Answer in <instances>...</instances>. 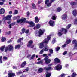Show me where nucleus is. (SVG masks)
I'll list each match as a JSON object with an SVG mask.
<instances>
[{
  "label": "nucleus",
  "mask_w": 77,
  "mask_h": 77,
  "mask_svg": "<svg viewBox=\"0 0 77 77\" xmlns=\"http://www.w3.org/2000/svg\"><path fill=\"white\" fill-rule=\"evenodd\" d=\"M50 38H51V35H49L47 37L48 39H45L43 41V42H42L40 43V45L39 46V48H43L44 47V43H46L47 44L48 42V41L50 40Z\"/></svg>",
  "instance_id": "f257e3e1"
},
{
  "label": "nucleus",
  "mask_w": 77,
  "mask_h": 77,
  "mask_svg": "<svg viewBox=\"0 0 77 77\" xmlns=\"http://www.w3.org/2000/svg\"><path fill=\"white\" fill-rule=\"evenodd\" d=\"M68 32V31L66 29H65L64 28H62L60 30L58 31V36H62L63 34V33L64 34H66Z\"/></svg>",
  "instance_id": "f03ea898"
},
{
  "label": "nucleus",
  "mask_w": 77,
  "mask_h": 77,
  "mask_svg": "<svg viewBox=\"0 0 77 77\" xmlns=\"http://www.w3.org/2000/svg\"><path fill=\"white\" fill-rule=\"evenodd\" d=\"M26 18H22L21 19L18 20H17V23H29L28 21H26Z\"/></svg>",
  "instance_id": "7ed1b4c3"
},
{
  "label": "nucleus",
  "mask_w": 77,
  "mask_h": 77,
  "mask_svg": "<svg viewBox=\"0 0 77 77\" xmlns=\"http://www.w3.org/2000/svg\"><path fill=\"white\" fill-rule=\"evenodd\" d=\"M45 32V30H42L41 29H40L39 31V35H38V34L36 32L35 33V35L37 36H38L39 37L41 36V35H42L43 34H44V33Z\"/></svg>",
  "instance_id": "20e7f679"
},
{
  "label": "nucleus",
  "mask_w": 77,
  "mask_h": 77,
  "mask_svg": "<svg viewBox=\"0 0 77 77\" xmlns=\"http://www.w3.org/2000/svg\"><path fill=\"white\" fill-rule=\"evenodd\" d=\"M14 48L13 46L11 45H9L8 46V47H5V52H7L8 50H13Z\"/></svg>",
  "instance_id": "39448f33"
},
{
  "label": "nucleus",
  "mask_w": 77,
  "mask_h": 77,
  "mask_svg": "<svg viewBox=\"0 0 77 77\" xmlns=\"http://www.w3.org/2000/svg\"><path fill=\"white\" fill-rule=\"evenodd\" d=\"M54 0H51V2H49V0H46L45 1V4H47V6L49 7L51 6V3L52 2H54Z\"/></svg>",
  "instance_id": "423d86ee"
},
{
  "label": "nucleus",
  "mask_w": 77,
  "mask_h": 77,
  "mask_svg": "<svg viewBox=\"0 0 77 77\" xmlns=\"http://www.w3.org/2000/svg\"><path fill=\"white\" fill-rule=\"evenodd\" d=\"M44 60H45V63L47 64L50 63L51 62V60L48 59V56L45 57V58L44 59Z\"/></svg>",
  "instance_id": "0eeeda50"
},
{
  "label": "nucleus",
  "mask_w": 77,
  "mask_h": 77,
  "mask_svg": "<svg viewBox=\"0 0 77 77\" xmlns=\"http://www.w3.org/2000/svg\"><path fill=\"white\" fill-rule=\"evenodd\" d=\"M62 69V66L60 65H58L54 68V69L57 71H60Z\"/></svg>",
  "instance_id": "6e6552de"
},
{
  "label": "nucleus",
  "mask_w": 77,
  "mask_h": 77,
  "mask_svg": "<svg viewBox=\"0 0 77 77\" xmlns=\"http://www.w3.org/2000/svg\"><path fill=\"white\" fill-rule=\"evenodd\" d=\"M12 17V15H8L5 17L4 18V19L5 20H10L11 19V18Z\"/></svg>",
  "instance_id": "1a4fd4ad"
},
{
  "label": "nucleus",
  "mask_w": 77,
  "mask_h": 77,
  "mask_svg": "<svg viewBox=\"0 0 77 77\" xmlns=\"http://www.w3.org/2000/svg\"><path fill=\"white\" fill-rule=\"evenodd\" d=\"M67 17L66 14H63L61 16V18L62 20H66Z\"/></svg>",
  "instance_id": "9d476101"
},
{
  "label": "nucleus",
  "mask_w": 77,
  "mask_h": 77,
  "mask_svg": "<svg viewBox=\"0 0 77 77\" xmlns=\"http://www.w3.org/2000/svg\"><path fill=\"white\" fill-rule=\"evenodd\" d=\"M49 24H50V25L52 27H53L54 26V22L53 20H51L49 22Z\"/></svg>",
  "instance_id": "9b49d317"
},
{
  "label": "nucleus",
  "mask_w": 77,
  "mask_h": 77,
  "mask_svg": "<svg viewBox=\"0 0 77 77\" xmlns=\"http://www.w3.org/2000/svg\"><path fill=\"white\" fill-rule=\"evenodd\" d=\"M48 50H49V47L46 45L44 46L43 50L44 51H47Z\"/></svg>",
  "instance_id": "f8f14e48"
},
{
  "label": "nucleus",
  "mask_w": 77,
  "mask_h": 77,
  "mask_svg": "<svg viewBox=\"0 0 77 77\" xmlns=\"http://www.w3.org/2000/svg\"><path fill=\"white\" fill-rule=\"evenodd\" d=\"M54 61L55 64H57V63H58L60 62V60L57 58H55L54 59Z\"/></svg>",
  "instance_id": "ddd939ff"
},
{
  "label": "nucleus",
  "mask_w": 77,
  "mask_h": 77,
  "mask_svg": "<svg viewBox=\"0 0 77 77\" xmlns=\"http://www.w3.org/2000/svg\"><path fill=\"white\" fill-rule=\"evenodd\" d=\"M40 27H41V25L39 24H37L36 25V27H34L33 29L35 30H36V29H38L40 28Z\"/></svg>",
  "instance_id": "4468645a"
},
{
  "label": "nucleus",
  "mask_w": 77,
  "mask_h": 77,
  "mask_svg": "<svg viewBox=\"0 0 77 77\" xmlns=\"http://www.w3.org/2000/svg\"><path fill=\"white\" fill-rule=\"evenodd\" d=\"M39 21V18H38V17L36 16L35 17V22L36 23H38Z\"/></svg>",
  "instance_id": "2eb2a0df"
},
{
  "label": "nucleus",
  "mask_w": 77,
  "mask_h": 77,
  "mask_svg": "<svg viewBox=\"0 0 77 77\" xmlns=\"http://www.w3.org/2000/svg\"><path fill=\"white\" fill-rule=\"evenodd\" d=\"M72 14L73 15H74L75 17V16H76V15H77V11H76V10H73V11Z\"/></svg>",
  "instance_id": "dca6fc26"
},
{
  "label": "nucleus",
  "mask_w": 77,
  "mask_h": 77,
  "mask_svg": "<svg viewBox=\"0 0 77 77\" xmlns=\"http://www.w3.org/2000/svg\"><path fill=\"white\" fill-rule=\"evenodd\" d=\"M5 13V9L3 8H1L0 10V15H2V14H3Z\"/></svg>",
  "instance_id": "f3484780"
},
{
  "label": "nucleus",
  "mask_w": 77,
  "mask_h": 77,
  "mask_svg": "<svg viewBox=\"0 0 77 77\" xmlns=\"http://www.w3.org/2000/svg\"><path fill=\"white\" fill-rule=\"evenodd\" d=\"M43 70H44V69H43V68H40L38 69V73H41V72H42V71H43Z\"/></svg>",
  "instance_id": "a211bd4d"
},
{
  "label": "nucleus",
  "mask_w": 77,
  "mask_h": 77,
  "mask_svg": "<svg viewBox=\"0 0 77 77\" xmlns=\"http://www.w3.org/2000/svg\"><path fill=\"white\" fill-rule=\"evenodd\" d=\"M30 26H28V27H33L35 24L33 23V22H30L29 23Z\"/></svg>",
  "instance_id": "6ab92c4d"
},
{
  "label": "nucleus",
  "mask_w": 77,
  "mask_h": 77,
  "mask_svg": "<svg viewBox=\"0 0 77 77\" xmlns=\"http://www.w3.org/2000/svg\"><path fill=\"white\" fill-rule=\"evenodd\" d=\"M43 69L45 70H46V71H48V70H50V69H51V67H45Z\"/></svg>",
  "instance_id": "aec40b11"
},
{
  "label": "nucleus",
  "mask_w": 77,
  "mask_h": 77,
  "mask_svg": "<svg viewBox=\"0 0 77 77\" xmlns=\"http://www.w3.org/2000/svg\"><path fill=\"white\" fill-rule=\"evenodd\" d=\"M26 61H24L23 62L22 64L21 65V67L22 68H23V67H24L25 66V65H26Z\"/></svg>",
  "instance_id": "412c9836"
},
{
  "label": "nucleus",
  "mask_w": 77,
  "mask_h": 77,
  "mask_svg": "<svg viewBox=\"0 0 77 77\" xmlns=\"http://www.w3.org/2000/svg\"><path fill=\"white\" fill-rule=\"evenodd\" d=\"M21 47V46L20 45H18L15 46V49H20Z\"/></svg>",
  "instance_id": "4be33fe9"
},
{
  "label": "nucleus",
  "mask_w": 77,
  "mask_h": 77,
  "mask_svg": "<svg viewBox=\"0 0 77 77\" xmlns=\"http://www.w3.org/2000/svg\"><path fill=\"white\" fill-rule=\"evenodd\" d=\"M32 43H33V41L32 40L30 41L29 42V44L28 45H27V47H30V45H31V44H32Z\"/></svg>",
  "instance_id": "5701e85b"
},
{
  "label": "nucleus",
  "mask_w": 77,
  "mask_h": 77,
  "mask_svg": "<svg viewBox=\"0 0 77 77\" xmlns=\"http://www.w3.org/2000/svg\"><path fill=\"white\" fill-rule=\"evenodd\" d=\"M52 18L53 20H56V15H53Z\"/></svg>",
  "instance_id": "b1692460"
},
{
  "label": "nucleus",
  "mask_w": 77,
  "mask_h": 77,
  "mask_svg": "<svg viewBox=\"0 0 77 77\" xmlns=\"http://www.w3.org/2000/svg\"><path fill=\"white\" fill-rule=\"evenodd\" d=\"M5 47V46H2L0 48V50H1V51H4Z\"/></svg>",
  "instance_id": "393cba45"
},
{
  "label": "nucleus",
  "mask_w": 77,
  "mask_h": 77,
  "mask_svg": "<svg viewBox=\"0 0 77 77\" xmlns=\"http://www.w3.org/2000/svg\"><path fill=\"white\" fill-rule=\"evenodd\" d=\"M71 5L72 6H73V5H77V3L74 2H72L71 3Z\"/></svg>",
  "instance_id": "a878e982"
},
{
  "label": "nucleus",
  "mask_w": 77,
  "mask_h": 77,
  "mask_svg": "<svg viewBox=\"0 0 77 77\" xmlns=\"http://www.w3.org/2000/svg\"><path fill=\"white\" fill-rule=\"evenodd\" d=\"M62 11V8L60 7H58L57 9V12H60Z\"/></svg>",
  "instance_id": "bb28decb"
},
{
  "label": "nucleus",
  "mask_w": 77,
  "mask_h": 77,
  "mask_svg": "<svg viewBox=\"0 0 77 77\" xmlns=\"http://www.w3.org/2000/svg\"><path fill=\"white\" fill-rule=\"evenodd\" d=\"M32 5L33 9H36V5H35V4L32 3Z\"/></svg>",
  "instance_id": "cd10ccee"
},
{
  "label": "nucleus",
  "mask_w": 77,
  "mask_h": 77,
  "mask_svg": "<svg viewBox=\"0 0 77 77\" xmlns=\"http://www.w3.org/2000/svg\"><path fill=\"white\" fill-rule=\"evenodd\" d=\"M77 75V74L75 73H73L72 75V77H75V76Z\"/></svg>",
  "instance_id": "c85d7f7f"
},
{
  "label": "nucleus",
  "mask_w": 77,
  "mask_h": 77,
  "mask_svg": "<svg viewBox=\"0 0 77 77\" xmlns=\"http://www.w3.org/2000/svg\"><path fill=\"white\" fill-rule=\"evenodd\" d=\"M51 74L50 73H48L46 75V77H50L51 76Z\"/></svg>",
  "instance_id": "c756f323"
},
{
  "label": "nucleus",
  "mask_w": 77,
  "mask_h": 77,
  "mask_svg": "<svg viewBox=\"0 0 77 77\" xmlns=\"http://www.w3.org/2000/svg\"><path fill=\"white\" fill-rule=\"evenodd\" d=\"M43 53H44V50L43 49H42L40 51L39 53L40 54H43Z\"/></svg>",
  "instance_id": "7c9ffc66"
},
{
  "label": "nucleus",
  "mask_w": 77,
  "mask_h": 77,
  "mask_svg": "<svg viewBox=\"0 0 77 77\" xmlns=\"http://www.w3.org/2000/svg\"><path fill=\"white\" fill-rule=\"evenodd\" d=\"M6 38L2 37V42H4V41H5L6 40Z\"/></svg>",
  "instance_id": "2f4dec72"
},
{
  "label": "nucleus",
  "mask_w": 77,
  "mask_h": 77,
  "mask_svg": "<svg viewBox=\"0 0 77 77\" xmlns=\"http://www.w3.org/2000/svg\"><path fill=\"white\" fill-rule=\"evenodd\" d=\"M71 40L70 39H69L66 41V43H67V44H68L71 42Z\"/></svg>",
  "instance_id": "473e14b6"
},
{
  "label": "nucleus",
  "mask_w": 77,
  "mask_h": 77,
  "mask_svg": "<svg viewBox=\"0 0 77 77\" xmlns=\"http://www.w3.org/2000/svg\"><path fill=\"white\" fill-rule=\"evenodd\" d=\"M71 26V24L68 25L67 26L66 28V29H69L70 28V27Z\"/></svg>",
  "instance_id": "72a5a7b5"
},
{
  "label": "nucleus",
  "mask_w": 77,
  "mask_h": 77,
  "mask_svg": "<svg viewBox=\"0 0 77 77\" xmlns=\"http://www.w3.org/2000/svg\"><path fill=\"white\" fill-rule=\"evenodd\" d=\"M36 63V64H42V61L38 62Z\"/></svg>",
  "instance_id": "f704fd0d"
},
{
  "label": "nucleus",
  "mask_w": 77,
  "mask_h": 77,
  "mask_svg": "<svg viewBox=\"0 0 77 77\" xmlns=\"http://www.w3.org/2000/svg\"><path fill=\"white\" fill-rule=\"evenodd\" d=\"M18 11L17 10H15V11L14 13V15H16V14H18Z\"/></svg>",
  "instance_id": "c9c22d12"
},
{
  "label": "nucleus",
  "mask_w": 77,
  "mask_h": 77,
  "mask_svg": "<svg viewBox=\"0 0 77 77\" xmlns=\"http://www.w3.org/2000/svg\"><path fill=\"white\" fill-rule=\"evenodd\" d=\"M36 55L35 54H33L31 57V58L30 59V60H31V59H32L34 58Z\"/></svg>",
  "instance_id": "e433bc0d"
},
{
  "label": "nucleus",
  "mask_w": 77,
  "mask_h": 77,
  "mask_svg": "<svg viewBox=\"0 0 77 77\" xmlns=\"http://www.w3.org/2000/svg\"><path fill=\"white\" fill-rule=\"evenodd\" d=\"M56 42V40H55V38H54L52 40V44H54V43H55V42Z\"/></svg>",
  "instance_id": "4c0bfd02"
},
{
  "label": "nucleus",
  "mask_w": 77,
  "mask_h": 77,
  "mask_svg": "<svg viewBox=\"0 0 77 77\" xmlns=\"http://www.w3.org/2000/svg\"><path fill=\"white\" fill-rule=\"evenodd\" d=\"M26 30V29L23 28L22 29V33H24L25 32V31Z\"/></svg>",
  "instance_id": "58836bf2"
},
{
  "label": "nucleus",
  "mask_w": 77,
  "mask_h": 77,
  "mask_svg": "<svg viewBox=\"0 0 77 77\" xmlns=\"http://www.w3.org/2000/svg\"><path fill=\"white\" fill-rule=\"evenodd\" d=\"M49 52L50 53H53V49H49Z\"/></svg>",
  "instance_id": "ea45409f"
},
{
  "label": "nucleus",
  "mask_w": 77,
  "mask_h": 77,
  "mask_svg": "<svg viewBox=\"0 0 77 77\" xmlns=\"http://www.w3.org/2000/svg\"><path fill=\"white\" fill-rule=\"evenodd\" d=\"M2 58H3L2 56L0 57V63H2V61H1Z\"/></svg>",
  "instance_id": "a19ab883"
},
{
  "label": "nucleus",
  "mask_w": 77,
  "mask_h": 77,
  "mask_svg": "<svg viewBox=\"0 0 77 77\" xmlns=\"http://www.w3.org/2000/svg\"><path fill=\"white\" fill-rule=\"evenodd\" d=\"M23 39V38H20V39H19L17 41V42H21V40Z\"/></svg>",
  "instance_id": "79ce46f5"
},
{
  "label": "nucleus",
  "mask_w": 77,
  "mask_h": 77,
  "mask_svg": "<svg viewBox=\"0 0 77 77\" xmlns=\"http://www.w3.org/2000/svg\"><path fill=\"white\" fill-rule=\"evenodd\" d=\"M3 59L4 60H8V57H3Z\"/></svg>",
  "instance_id": "37998d69"
},
{
  "label": "nucleus",
  "mask_w": 77,
  "mask_h": 77,
  "mask_svg": "<svg viewBox=\"0 0 77 77\" xmlns=\"http://www.w3.org/2000/svg\"><path fill=\"white\" fill-rule=\"evenodd\" d=\"M56 51H58V50H59L60 49V47H58L57 48H56Z\"/></svg>",
  "instance_id": "c03bdc74"
},
{
  "label": "nucleus",
  "mask_w": 77,
  "mask_h": 77,
  "mask_svg": "<svg viewBox=\"0 0 77 77\" xmlns=\"http://www.w3.org/2000/svg\"><path fill=\"white\" fill-rule=\"evenodd\" d=\"M23 73L21 71H19L17 73V75H19V74H22Z\"/></svg>",
  "instance_id": "a18cd8bd"
},
{
  "label": "nucleus",
  "mask_w": 77,
  "mask_h": 77,
  "mask_svg": "<svg viewBox=\"0 0 77 77\" xmlns=\"http://www.w3.org/2000/svg\"><path fill=\"white\" fill-rule=\"evenodd\" d=\"M74 24H77V19H75V21L74 22Z\"/></svg>",
  "instance_id": "49530a36"
},
{
  "label": "nucleus",
  "mask_w": 77,
  "mask_h": 77,
  "mask_svg": "<svg viewBox=\"0 0 77 77\" xmlns=\"http://www.w3.org/2000/svg\"><path fill=\"white\" fill-rule=\"evenodd\" d=\"M61 77H65V74H62L61 75Z\"/></svg>",
  "instance_id": "de8ad7c7"
},
{
  "label": "nucleus",
  "mask_w": 77,
  "mask_h": 77,
  "mask_svg": "<svg viewBox=\"0 0 77 77\" xmlns=\"http://www.w3.org/2000/svg\"><path fill=\"white\" fill-rule=\"evenodd\" d=\"M67 54V51H66L63 53V55H65Z\"/></svg>",
  "instance_id": "09e8293b"
},
{
  "label": "nucleus",
  "mask_w": 77,
  "mask_h": 77,
  "mask_svg": "<svg viewBox=\"0 0 77 77\" xmlns=\"http://www.w3.org/2000/svg\"><path fill=\"white\" fill-rule=\"evenodd\" d=\"M77 41H76V40H74L73 41V42H72V43L73 44H75L76 42Z\"/></svg>",
  "instance_id": "8fccbe9b"
},
{
  "label": "nucleus",
  "mask_w": 77,
  "mask_h": 77,
  "mask_svg": "<svg viewBox=\"0 0 77 77\" xmlns=\"http://www.w3.org/2000/svg\"><path fill=\"white\" fill-rule=\"evenodd\" d=\"M12 26H13V24H11L9 25L10 29H11V27H12Z\"/></svg>",
  "instance_id": "3c124183"
},
{
  "label": "nucleus",
  "mask_w": 77,
  "mask_h": 77,
  "mask_svg": "<svg viewBox=\"0 0 77 77\" xmlns=\"http://www.w3.org/2000/svg\"><path fill=\"white\" fill-rule=\"evenodd\" d=\"M66 44H65L64 45H63L62 47L63 48L65 47H66Z\"/></svg>",
  "instance_id": "603ef678"
},
{
  "label": "nucleus",
  "mask_w": 77,
  "mask_h": 77,
  "mask_svg": "<svg viewBox=\"0 0 77 77\" xmlns=\"http://www.w3.org/2000/svg\"><path fill=\"white\" fill-rule=\"evenodd\" d=\"M11 33V31H9L8 32H7V35H10Z\"/></svg>",
  "instance_id": "864d4df0"
},
{
  "label": "nucleus",
  "mask_w": 77,
  "mask_h": 77,
  "mask_svg": "<svg viewBox=\"0 0 77 77\" xmlns=\"http://www.w3.org/2000/svg\"><path fill=\"white\" fill-rule=\"evenodd\" d=\"M47 56V54H44L42 55V56L43 57H45V56Z\"/></svg>",
  "instance_id": "5fc2aeb1"
},
{
  "label": "nucleus",
  "mask_w": 77,
  "mask_h": 77,
  "mask_svg": "<svg viewBox=\"0 0 77 77\" xmlns=\"http://www.w3.org/2000/svg\"><path fill=\"white\" fill-rule=\"evenodd\" d=\"M75 47H77V41L75 43Z\"/></svg>",
  "instance_id": "6e6d98bb"
},
{
  "label": "nucleus",
  "mask_w": 77,
  "mask_h": 77,
  "mask_svg": "<svg viewBox=\"0 0 77 77\" xmlns=\"http://www.w3.org/2000/svg\"><path fill=\"white\" fill-rule=\"evenodd\" d=\"M29 30H26L25 32V33H29Z\"/></svg>",
  "instance_id": "4d7b16f0"
},
{
  "label": "nucleus",
  "mask_w": 77,
  "mask_h": 77,
  "mask_svg": "<svg viewBox=\"0 0 77 77\" xmlns=\"http://www.w3.org/2000/svg\"><path fill=\"white\" fill-rule=\"evenodd\" d=\"M25 70V71H26L27 72L28 71H29V68H27Z\"/></svg>",
  "instance_id": "13d9d810"
},
{
  "label": "nucleus",
  "mask_w": 77,
  "mask_h": 77,
  "mask_svg": "<svg viewBox=\"0 0 77 77\" xmlns=\"http://www.w3.org/2000/svg\"><path fill=\"white\" fill-rule=\"evenodd\" d=\"M27 15L28 16H29V15H30V13H29V12H28L27 13Z\"/></svg>",
  "instance_id": "bf43d9fd"
},
{
  "label": "nucleus",
  "mask_w": 77,
  "mask_h": 77,
  "mask_svg": "<svg viewBox=\"0 0 77 77\" xmlns=\"http://www.w3.org/2000/svg\"><path fill=\"white\" fill-rule=\"evenodd\" d=\"M13 69H17V67L15 66L13 67Z\"/></svg>",
  "instance_id": "052dcab7"
},
{
  "label": "nucleus",
  "mask_w": 77,
  "mask_h": 77,
  "mask_svg": "<svg viewBox=\"0 0 77 77\" xmlns=\"http://www.w3.org/2000/svg\"><path fill=\"white\" fill-rule=\"evenodd\" d=\"M48 56H50L51 57V54H48Z\"/></svg>",
  "instance_id": "680f3d73"
},
{
  "label": "nucleus",
  "mask_w": 77,
  "mask_h": 77,
  "mask_svg": "<svg viewBox=\"0 0 77 77\" xmlns=\"http://www.w3.org/2000/svg\"><path fill=\"white\" fill-rule=\"evenodd\" d=\"M3 3H4L3 2H0V5H3Z\"/></svg>",
  "instance_id": "e2e57ef3"
},
{
  "label": "nucleus",
  "mask_w": 77,
  "mask_h": 77,
  "mask_svg": "<svg viewBox=\"0 0 77 77\" xmlns=\"http://www.w3.org/2000/svg\"><path fill=\"white\" fill-rule=\"evenodd\" d=\"M11 23V21L9 20L8 22V24H10V23Z\"/></svg>",
  "instance_id": "0e129e2a"
},
{
  "label": "nucleus",
  "mask_w": 77,
  "mask_h": 77,
  "mask_svg": "<svg viewBox=\"0 0 77 77\" xmlns=\"http://www.w3.org/2000/svg\"><path fill=\"white\" fill-rule=\"evenodd\" d=\"M12 14V11H10L9 12V14Z\"/></svg>",
  "instance_id": "69168bd1"
},
{
  "label": "nucleus",
  "mask_w": 77,
  "mask_h": 77,
  "mask_svg": "<svg viewBox=\"0 0 77 77\" xmlns=\"http://www.w3.org/2000/svg\"><path fill=\"white\" fill-rule=\"evenodd\" d=\"M68 64H66L65 65L66 67H68Z\"/></svg>",
  "instance_id": "338daca9"
},
{
  "label": "nucleus",
  "mask_w": 77,
  "mask_h": 77,
  "mask_svg": "<svg viewBox=\"0 0 77 77\" xmlns=\"http://www.w3.org/2000/svg\"><path fill=\"white\" fill-rule=\"evenodd\" d=\"M20 77H25L23 75H22V76H20Z\"/></svg>",
  "instance_id": "774afa93"
}]
</instances>
